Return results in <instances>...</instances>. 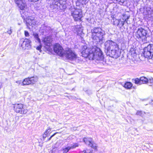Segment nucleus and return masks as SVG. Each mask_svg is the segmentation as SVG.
<instances>
[{"label":"nucleus","instance_id":"c9c22d12","mask_svg":"<svg viewBox=\"0 0 153 153\" xmlns=\"http://www.w3.org/2000/svg\"><path fill=\"white\" fill-rule=\"evenodd\" d=\"M23 81H20V80L16 81V83H17L18 84H22V85H23Z\"/></svg>","mask_w":153,"mask_h":153},{"label":"nucleus","instance_id":"c85d7f7f","mask_svg":"<svg viewBox=\"0 0 153 153\" xmlns=\"http://www.w3.org/2000/svg\"><path fill=\"white\" fill-rule=\"evenodd\" d=\"M41 48H42V45H41L40 43V45L39 46L36 47V48L37 50L39 51V52H41L42 51Z\"/></svg>","mask_w":153,"mask_h":153},{"label":"nucleus","instance_id":"f03ea898","mask_svg":"<svg viewBox=\"0 0 153 153\" xmlns=\"http://www.w3.org/2000/svg\"><path fill=\"white\" fill-rule=\"evenodd\" d=\"M91 38L97 43L102 44L105 41V33L100 27H94L91 30Z\"/></svg>","mask_w":153,"mask_h":153},{"label":"nucleus","instance_id":"58836bf2","mask_svg":"<svg viewBox=\"0 0 153 153\" xmlns=\"http://www.w3.org/2000/svg\"><path fill=\"white\" fill-rule=\"evenodd\" d=\"M29 1L31 2H35L38 1L39 0H28Z\"/></svg>","mask_w":153,"mask_h":153},{"label":"nucleus","instance_id":"9b49d317","mask_svg":"<svg viewBox=\"0 0 153 153\" xmlns=\"http://www.w3.org/2000/svg\"><path fill=\"white\" fill-rule=\"evenodd\" d=\"M38 79V77L36 76L25 78L23 81V85L34 84L37 82Z\"/></svg>","mask_w":153,"mask_h":153},{"label":"nucleus","instance_id":"c756f323","mask_svg":"<svg viewBox=\"0 0 153 153\" xmlns=\"http://www.w3.org/2000/svg\"><path fill=\"white\" fill-rule=\"evenodd\" d=\"M47 132H46V131H45V132L44 134H43V137L44 139H45L47 136V135H48V134Z\"/></svg>","mask_w":153,"mask_h":153},{"label":"nucleus","instance_id":"dca6fc26","mask_svg":"<svg viewBox=\"0 0 153 153\" xmlns=\"http://www.w3.org/2000/svg\"><path fill=\"white\" fill-rule=\"evenodd\" d=\"M52 41V40L51 36L45 37L43 40L44 44L48 47L51 46L52 45L51 42Z\"/></svg>","mask_w":153,"mask_h":153},{"label":"nucleus","instance_id":"ea45409f","mask_svg":"<svg viewBox=\"0 0 153 153\" xmlns=\"http://www.w3.org/2000/svg\"><path fill=\"white\" fill-rule=\"evenodd\" d=\"M58 132H56L55 133H54L53 135H52V136H51V138H52L56 134L58 133Z\"/></svg>","mask_w":153,"mask_h":153},{"label":"nucleus","instance_id":"2f4dec72","mask_svg":"<svg viewBox=\"0 0 153 153\" xmlns=\"http://www.w3.org/2000/svg\"><path fill=\"white\" fill-rule=\"evenodd\" d=\"M24 33L26 37H28L29 36V33L27 31H25Z\"/></svg>","mask_w":153,"mask_h":153},{"label":"nucleus","instance_id":"a19ab883","mask_svg":"<svg viewBox=\"0 0 153 153\" xmlns=\"http://www.w3.org/2000/svg\"><path fill=\"white\" fill-rule=\"evenodd\" d=\"M24 1V0H15V3L17 2H20L19 1Z\"/></svg>","mask_w":153,"mask_h":153},{"label":"nucleus","instance_id":"4468645a","mask_svg":"<svg viewBox=\"0 0 153 153\" xmlns=\"http://www.w3.org/2000/svg\"><path fill=\"white\" fill-rule=\"evenodd\" d=\"M109 53H111V56L115 58H117L120 55L119 47L117 49H114L113 50H110V52Z\"/></svg>","mask_w":153,"mask_h":153},{"label":"nucleus","instance_id":"4be33fe9","mask_svg":"<svg viewBox=\"0 0 153 153\" xmlns=\"http://www.w3.org/2000/svg\"><path fill=\"white\" fill-rule=\"evenodd\" d=\"M140 81L141 82V84H142L146 83L148 82V79L144 77H142L140 78Z\"/></svg>","mask_w":153,"mask_h":153},{"label":"nucleus","instance_id":"ddd939ff","mask_svg":"<svg viewBox=\"0 0 153 153\" xmlns=\"http://www.w3.org/2000/svg\"><path fill=\"white\" fill-rule=\"evenodd\" d=\"M147 32L146 30L142 28H138L136 33V36L138 38H141L146 36Z\"/></svg>","mask_w":153,"mask_h":153},{"label":"nucleus","instance_id":"a878e982","mask_svg":"<svg viewBox=\"0 0 153 153\" xmlns=\"http://www.w3.org/2000/svg\"><path fill=\"white\" fill-rule=\"evenodd\" d=\"M89 146L95 149H97V145L93 141H92L91 143L90 144Z\"/></svg>","mask_w":153,"mask_h":153},{"label":"nucleus","instance_id":"72a5a7b5","mask_svg":"<svg viewBox=\"0 0 153 153\" xmlns=\"http://www.w3.org/2000/svg\"><path fill=\"white\" fill-rule=\"evenodd\" d=\"M133 49L132 48H131V50H130V52H129V55H131V57H134V54H132V50H133Z\"/></svg>","mask_w":153,"mask_h":153},{"label":"nucleus","instance_id":"a18cd8bd","mask_svg":"<svg viewBox=\"0 0 153 153\" xmlns=\"http://www.w3.org/2000/svg\"><path fill=\"white\" fill-rule=\"evenodd\" d=\"M102 62V63H103V64H104V63H103V62Z\"/></svg>","mask_w":153,"mask_h":153},{"label":"nucleus","instance_id":"e433bc0d","mask_svg":"<svg viewBox=\"0 0 153 153\" xmlns=\"http://www.w3.org/2000/svg\"><path fill=\"white\" fill-rule=\"evenodd\" d=\"M80 2H83L84 3L88 2V0H78Z\"/></svg>","mask_w":153,"mask_h":153},{"label":"nucleus","instance_id":"f704fd0d","mask_svg":"<svg viewBox=\"0 0 153 153\" xmlns=\"http://www.w3.org/2000/svg\"><path fill=\"white\" fill-rule=\"evenodd\" d=\"M120 20H116L114 22V24L117 26V24L119 22Z\"/></svg>","mask_w":153,"mask_h":153},{"label":"nucleus","instance_id":"f257e3e1","mask_svg":"<svg viewBox=\"0 0 153 153\" xmlns=\"http://www.w3.org/2000/svg\"><path fill=\"white\" fill-rule=\"evenodd\" d=\"M81 54L83 57L89 59L102 61L103 59L102 51L96 46L88 48L86 46H84L82 48Z\"/></svg>","mask_w":153,"mask_h":153},{"label":"nucleus","instance_id":"79ce46f5","mask_svg":"<svg viewBox=\"0 0 153 153\" xmlns=\"http://www.w3.org/2000/svg\"><path fill=\"white\" fill-rule=\"evenodd\" d=\"M96 61H97V62L98 63L99 62H98L99 61H100V63H101V62H104V58L102 60V61H101V60H99V61H98V60H95Z\"/></svg>","mask_w":153,"mask_h":153},{"label":"nucleus","instance_id":"7c9ffc66","mask_svg":"<svg viewBox=\"0 0 153 153\" xmlns=\"http://www.w3.org/2000/svg\"><path fill=\"white\" fill-rule=\"evenodd\" d=\"M79 146V144L78 143H75L74 144L73 146H70L71 149H73L76 148V147H78Z\"/></svg>","mask_w":153,"mask_h":153},{"label":"nucleus","instance_id":"4c0bfd02","mask_svg":"<svg viewBox=\"0 0 153 153\" xmlns=\"http://www.w3.org/2000/svg\"><path fill=\"white\" fill-rule=\"evenodd\" d=\"M51 129L49 127H48V128L45 131L47 132V133L48 134L49 132L51 131Z\"/></svg>","mask_w":153,"mask_h":153},{"label":"nucleus","instance_id":"c03bdc74","mask_svg":"<svg viewBox=\"0 0 153 153\" xmlns=\"http://www.w3.org/2000/svg\"><path fill=\"white\" fill-rule=\"evenodd\" d=\"M51 139V137H50L47 140V142L50 140Z\"/></svg>","mask_w":153,"mask_h":153},{"label":"nucleus","instance_id":"5701e85b","mask_svg":"<svg viewBox=\"0 0 153 153\" xmlns=\"http://www.w3.org/2000/svg\"><path fill=\"white\" fill-rule=\"evenodd\" d=\"M71 149L70 146H68L65 148H63L62 149V151L63 153H67Z\"/></svg>","mask_w":153,"mask_h":153},{"label":"nucleus","instance_id":"aec40b11","mask_svg":"<svg viewBox=\"0 0 153 153\" xmlns=\"http://www.w3.org/2000/svg\"><path fill=\"white\" fill-rule=\"evenodd\" d=\"M83 141L89 146L92 141L91 138H85L83 139Z\"/></svg>","mask_w":153,"mask_h":153},{"label":"nucleus","instance_id":"bb28decb","mask_svg":"<svg viewBox=\"0 0 153 153\" xmlns=\"http://www.w3.org/2000/svg\"><path fill=\"white\" fill-rule=\"evenodd\" d=\"M134 83L136 84L139 85H141L142 83L140 81V79L138 78H136L134 80Z\"/></svg>","mask_w":153,"mask_h":153},{"label":"nucleus","instance_id":"a211bd4d","mask_svg":"<svg viewBox=\"0 0 153 153\" xmlns=\"http://www.w3.org/2000/svg\"><path fill=\"white\" fill-rule=\"evenodd\" d=\"M75 30L76 32L77 35L81 37L83 34L82 32V29L81 27L79 26H77L75 28Z\"/></svg>","mask_w":153,"mask_h":153},{"label":"nucleus","instance_id":"cd10ccee","mask_svg":"<svg viewBox=\"0 0 153 153\" xmlns=\"http://www.w3.org/2000/svg\"><path fill=\"white\" fill-rule=\"evenodd\" d=\"M149 86H151L153 85V79L152 78H150L148 80V82H147Z\"/></svg>","mask_w":153,"mask_h":153},{"label":"nucleus","instance_id":"6ab92c4d","mask_svg":"<svg viewBox=\"0 0 153 153\" xmlns=\"http://www.w3.org/2000/svg\"><path fill=\"white\" fill-rule=\"evenodd\" d=\"M44 30H45V33H45V32H43V34L45 35L47 34V33H49L52 32V30L50 27L45 26L44 27Z\"/></svg>","mask_w":153,"mask_h":153},{"label":"nucleus","instance_id":"412c9836","mask_svg":"<svg viewBox=\"0 0 153 153\" xmlns=\"http://www.w3.org/2000/svg\"><path fill=\"white\" fill-rule=\"evenodd\" d=\"M33 36H34L36 42L40 43L41 42V40L39 38L38 34L36 33H34L33 34Z\"/></svg>","mask_w":153,"mask_h":153},{"label":"nucleus","instance_id":"1a4fd4ad","mask_svg":"<svg viewBox=\"0 0 153 153\" xmlns=\"http://www.w3.org/2000/svg\"><path fill=\"white\" fill-rule=\"evenodd\" d=\"M14 108L15 111L17 113L23 114H26L27 110L22 104H16L14 105Z\"/></svg>","mask_w":153,"mask_h":153},{"label":"nucleus","instance_id":"393cba45","mask_svg":"<svg viewBox=\"0 0 153 153\" xmlns=\"http://www.w3.org/2000/svg\"><path fill=\"white\" fill-rule=\"evenodd\" d=\"M145 113L144 112H142L141 111H137L136 113L137 115H140L141 117H143L144 116Z\"/></svg>","mask_w":153,"mask_h":153},{"label":"nucleus","instance_id":"2eb2a0df","mask_svg":"<svg viewBox=\"0 0 153 153\" xmlns=\"http://www.w3.org/2000/svg\"><path fill=\"white\" fill-rule=\"evenodd\" d=\"M19 1L20 2H17L16 3L17 4L18 7L21 10V11H20V13H21V11H23V13H25L24 12L26 11H25V10L26 7V5L25 4V1Z\"/></svg>","mask_w":153,"mask_h":153},{"label":"nucleus","instance_id":"20e7f679","mask_svg":"<svg viewBox=\"0 0 153 153\" xmlns=\"http://www.w3.org/2000/svg\"><path fill=\"white\" fill-rule=\"evenodd\" d=\"M143 54L145 58L151 59L153 56V45L149 44L143 49Z\"/></svg>","mask_w":153,"mask_h":153},{"label":"nucleus","instance_id":"7ed1b4c3","mask_svg":"<svg viewBox=\"0 0 153 153\" xmlns=\"http://www.w3.org/2000/svg\"><path fill=\"white\" fill-rule=\"evenodd\" d=\"M25 13H23V11L21 12V16L23 19L27 27L29 26L33 25L36 24V21L34 19V18L31 16H28V13L27 12H25Z\"/></svg>","mask_w":153,"mask_h":153},{"label":"nucleus","instance_id":"f8f14e48","mask_svg":"<svg viewBox=\"0 0 153 153\" xmlns=\"http://www.w3.org/2000/svg\"><path fill=\"white\" fill-rule=\"evenodd\" d=\"M53 50L54 52L60 56H62L64 55V51L62 48L58 44H56L54 45Z\"/></svg>","mask_w":153,"mask_h":153},{"label":"nucleus","instance_id":"b1692460","mask_svg":"<svg viewBox=\"0 0 153 153\" xmlns=\"http://www.w3.org/2000/svg\"><path fill=\"white\" fill-rule=\"evenodd\" d=\"M132 86V84L130 82H126L124 85V87L127 89H130Z\"/></svg>","mask_w":153,"mask_h":153},{"label":"nucleus","instance_id":"473e14b6","mask_svg":"<svg viewBox=\"0 0 153 153\" xmlns=\"http://www.w3.org/2000/svg\"><path fill=\"white\" fill-rule=\"evenodd\" d=\"M11 28V27H10V30H8L7 32H5V33H7L9 35H10L12 33V29Z\"/></svg>","mask_w":153,"mask_h":153},{"label":"nucleus","instance_id":"37998d69","mask_svg":"<svg viewBox=\"0 0 153 153\" xmlns=\"http://www.w3.org/2000/svg\"><path fill=\"white\" fill-rule=\"evenodd\" d=\"M80 153H86L85 151L84 150L83 151L81 152Z\"/></svg>","mask_w":153,"mask_h":153},{"label":"nucleus","instance_id":"f3484780","mask_svg":"<svg viewBox=\"0 0 153 153\" xmlns=\"http://www.w3.org/2000/svg\"><path fill=\"white\" fill-rule=\"evenodd\" d=\"M127 17L125 19V18H123L122 20H120L119 22L117 24V26L121 27L123 26L125 24H128V23L127 22V19H128V17L127 16H124V17Z\"/></svg>","mask_w":153,"mask_h":153},{"label":"nucleus","instance_id":"39448f33","mask_svg":"<svg viewBox=\"0 0 153 153\" xmlns=\"http://www.w3.org/2000/svg\"><path fill=\"white\" fill-rule=\"evenodd\" d=\"M66 0H54L52 2V5L54 8L62 10L66 8Z\"/></svg>","mask_w":153,"mask_h":153},{"label":"nucleus","instance_id":"423d86ee","mask_svg":"<svg viewBox=\"0 0 153 153\" xmlns=\"http://www.w3.org/2000/svg\"><path fill=\"white\" fill-rule=\"evenodd\" d=\"M105 48L107 52H110V51L114 49H118V45L117 44L111 40L107 41L105 43Z\"/></svg>","mask_w":153,"mask_h":153},{"label":"nucleus","instance_id":"6e6552de","mask_svg":"<svg viewBox=\"0 0 153 153\" xmlns=\"http://www.w3.org/2000/svg\"><path fill=\"white\" fill-rule=\"evenodd\" d=\"M31 41L29 39H21L19 41V45L24 49H29L31 48Z\"/></svg>","mask_w":153,"mask_h":153},{"label":"nucleus","instance_id":"0eeeda50","mask_svg":"<svg viewBox=\"0 0 153 153\" xmlns=\"http://www.w3.org/2000/svg\"><path fill=\"white\" fill-rule=\"evenodd\" d=\"M62 56L65 57L67 59L75 61L77 58L76 55L70 49L65 51Z\"/></svg>","mask_w":153,"mask_h":153},{"label":"nucleus","instance_id":"9d476101","mask_svg":"<svg viewBox=\"0 0 153 153\" xmlns=\"http://www.w3.org/2000/svg\"><path fill=\"white\" fill-rule=\"evenodd\" d=\"M71 15L73 17L74 20H79L82 17V13L79 9H74L71 11Z\"/></svg>","mask_w":153,"mask_h":153}]
</instances>
